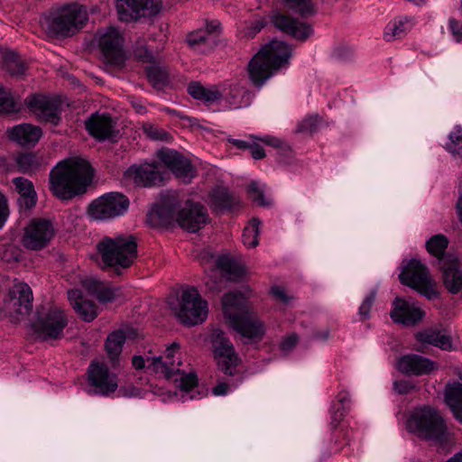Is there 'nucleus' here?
<instances>
[{"label":"nucleus","instance_id":"nucleus-1","mask_svg":"<svg viewBox=\"0 0 462 462\" xmlns=\"http://www.w3.org/2000/svg\"><path fill=\"white\" fill-rule=\"evenodd\" d=\"M207 208L199 204L187 201L180 208L179 196L174 191L162 193L161 200L147 214V222L153 227H168L175 222L182 229L195 233L208 221Z\"/></svg>","mask_w":462,"mask_h":462},{"label":"nucleus","instance_id":"nucleus-2","mask_svg":"<svg viewBox=\"0 0 462 462\" xmlns=\"http://www.w3.org/2000/svg\"><path fill=\"white\" fill-rule=\"evenodd\" d=\"M93 169L80 157L60 161L51 171L50 190L60 200H69L82 195L93 180Z\"/></svg>","mask_w":462,"mask_h":462},{"label":"nucleus","instance_id":"nucleus-3","mask_svg":"<svg viewBox=\"0 0 462 462\" xmlns=\"http://www.w3.org/2000/svg\"><path fill=\"white\" fill-rule=\"evenodd\" d=\"M291 51L289 44L277 40L263 46L248 66L252 83L261 88L276 71L289 64Z\"/></svg>","mask_w":462,"mask_h":462},{"label":"nucleus","instance_id":"nucleus-4","mask_svg":"<svg viewBox=\"0 0 462 462\" xmlns=\"http://www.w3.org/2000/svg\"><path fill=\"white\" fill-rule=\"evenodd\" d=\"M88 21L87 6L78 2L55 5L45 16L48 33L59 39L74 36L87 25Z\"/></svg>","mask_w":462,"mask_h":462},{"label":"nucleus","instance_id":"nucleus-5","mask_svg":"<svg viewBox=\"0 0 462 462\" xmlns=\"http://www.w3.org/2000/svg\"><path fill=\"white\" fill-rule=\"evenodd\" d=\"M102 261V268L130 267L137 257V244L133 236H105L96 245Z\"/></svg>","mask_w":462,"mask_h":462},{"label":"nucleus","instance_id":"nucleus-6","mask_svg":"<svg viewBox=\"0 0 462 462\" xmlns=\"http://www.w3.org/2000/svg\"><path fill=\"white\" fill-rule=\"evenodd\" d=\"M407 429L425 440L442 441L447 435L443 417L438 410L430 406L416 409L407 420Z\"/></svg>","mask_w":462,"mask_h":462},{"label":"nucleus","instance_id":"nucleus-7","mask_svg":"<svg viewBox=\"0 0 462 462\" xmlns=\"http://www.w3.org/2000/svg\"><path fill=\"white\" fill-rule=\"evenodd\" d=\"M175 314L183 325L192 327L206 320L208 303L201 299L195 287H188L181 292Z\"/></svg>","mask_w":462,"mask_h":462},{"label":"nucleus","instance_id":"nucleus-8","mask_svg":"<svg viewBox=\"0 0 462 462\" xmlns=\"http://www.w3.org/2000/svg\"><path fill=\"white\" fill-rule=\"evenodd\" d=\"M32 291L25 282H16L10 289L5 300L3 312L13 323L20 320L21 316L27 315L32 309Z\"/></svg>","mask_w":462,"mask_h":462},{"label":"nucleus","instance_id":"nucleus-9","mask_svg":"<svg viewBox=\"0 0 462 462\" xmlns=\"http://www.w3.org/2000/svg\"><path fill=\"white\" fill-rule=\"evenodd\" d=\"M68 325L65 312L57 307L51 308L44 317L38 318L31 325L35 337L42 341L56 340L63 337Z\"/></svg>","mask_w":462,"mask_h":462},{"label":"nucleus","instance_id":"nucleus-10","mask_svg":"<svg viewBox=\"0 0 462 462\" xmlns=\"http://www.w3.org/2000/svg\"><path fill=\"white\" fill-rule=\"evenodd\" d=\"M400 282L431 300L438 293L432 287L429 270L418 260H411L399 274Z\"/></svg>","mask_w":462,"mask_h":462},{"label":"nucleus","instance_id":"nucleus-11","mask_svg":"<svg viewBox=\"0 0 462 462\" xmlns=\"http://www.w3.org/2000/svg\"><path fill=\"white\" fill-rule=\"evenodd\" d=\"M55 231L51 220L44 217H34L24 228L22 244L30 250H42L51 243L55 236Z\"/></svg>","mask_w":462,"mask_h":462},{"label":"nucleus","instance_id":"nucleus-12","mask_svg":"<svg viewBox=\"0 0 462 462\" xmlns=\"http://www.w3.org/2000/svg\"><path fill=\"white\" fill-rule=\"evenodd\" d=\"M129 207L126 196L110 192L93 200L88 208L89 216L97 220L114 218L125 214Z\"/></svg>","mask_w":462,"mask_h":462},{"label":"nucleus","instance_id":"nucleus-13","mask_svg":"<svg viewBox=\"0 0 462 462\" xmlns=\"http://www.w3.org/2000/svg\"><path fill=\"white\" fill-rule=\"evenodd\" d=\"M180 345L173 342L169 346L164 356H134L132 357V365L136 370H141L145 366L156 374H161L164 377H170L171 374L178 370V365L173 360L177 353H179Z\"/></svg>","mask_w":462,"mask_h":462},{"label":"nucleus","instance_id":"nucleus-14","mask_svg":"<svg viewBox=\"0 0 462 462\" xmlns=\"http://www.w3.org/2000/svg\"><path fill=\"white\" fill-rule=\"evenodd\" d=\"M97 42L106 62L119 67L125 64L124 37L116 28L108 27L99 31Z\"/></svg>","mask_w":462,"mask_h":462},{"label":"nucleus","instance_id":"nucleus-15","mask_svg":"<svg viewBox=\"0 0 462 462\" xmlns=\"http://www.w3.org/2000/svg\"><path fill=\"white\" fill-rule=\"evenodd\" d=\"M211 338L214 356L217 360L219 369L227 375H234L238 357L233 344L221 329H214Z\"/></svg>","mask_w":462,"mask_h":462},{"label":"nucleus","instance_id":"nucleus-16","mask_svg":"<svg viewBox=\"0 0 462 462\" xmlns=\"http://www.w3.org/2000/svg\"><path fill=\"white\" fill-rule=\"evenodd\" d=\"M229 325L246 343L262 341L266 332L264 322L256 313L249 310L241 312L239 317H234Z\"/></svg>","mask_w":462,"mask_h":462},{"label":"nucleus","instance_id":"nucleus-17","mask_svg":"<svg viewBox=\"0 0 462 462\" xmlns=\"http://www.w3.org/2000/svg\"><path fill=\"white\" fill-rule=\"evenodd\" d=\"M29 110L39 121L58 125L61 120L60 104L54 98L42 94L30 95L25 98Z\"/></svg>","mask_w":462,"mask_h":462},{"label":"nucleus","instance_id":"nucleus-18","mask_svg":"<svg viewBox=\"0 0 462 462\" xmlns=\"http://www.w3.org/2000/svg\"><path fill=\"white\" fill-rule=\"evenodd\" d=\"M161 0H117L118 18L124 22L153 16L161 11Z\"/></svg>","mask_w":462,"mask_h":462},{"label":"nucleus","instance_id":"nucleus-19","mask_svg":"<svg viewBox=\"0 0 462 462\" xmlns=\"http://www.w3.org/2000/svg\"><path fill=\"white\" fill-rule=\"evenodd\" d=\"M157 158L176 178L184 182H189L196 175V171L190 161L180 152L168 148H162L156 152Z\"/></svg>","mask_w":462,"mask_h":462},{"label":"nucleus","instance_id":"nucleus-20","mask_svg":"<svg viewBox=\"0 0 462 462\" xmlns=\"http://www.w3.org/2000/svg\"><path fill=\"white\" fill-rule=\"evenodd\" d=\"M88 383L94 388L93 393L107 396L118 387L116 375L111 374L104 364L91 363L88 370Z\"/></svg>","mask_w":462,"mask_h":462},{"label":"nucleus","instance_id":"nucleus-21","mask_svg":"<svg viewBox=\"0 0 462 462\" xmlns=\"http://www.w3.org/2000/svg\"><path fill=\"white\" fill-rule=\"evenodd\" d=\"M85 126L88 134L97 141L113 140L117 136L116 122L107 113H94L86 121Z\"/></svg>","mask_w":462,"mask_h":462},{"label":"nucleus","instance_id":"nucleus-22","mask_svg":"<svg viewBox=\"0 0 462 462\" xmlns=\"http://www.w3.org/2000/svg\"><path fill=\"white\" fill-rule=\"evenodd\" d=\"M126 175L140 187L150 188L159 186L163 181L162 172L155 162H144L139 165H132L126 171Z\"/></svg>","mask_w":462,"mask_h":462},{"label":"nucleus","instance_id":"nucleus-23","mask_svg":"<svg viewBox=\"0 0 462 462\" xmlns=\"http://www.w3.org/2000/svg\"><path fill=\"white\" fill-rule=\"evenodd\" d=\"M424 315L425 313L422 310L399 297L393 300V309L390 313L393 322L406 327L416 325L423 319Z\"/></svg>","mask_w":462,"mask_h":462},{"label":"nucleus","instance_id":"nucleus-24","mask_svg":"<svg viewBox=\"0 0 462 462\" xmlns=\"http://www.w3.org/2000/svg\"><path fill=\"white\" fill-rule=\"evenodd\" d=\"M219 27L217 22H210L205 28H200L187 34L186 42L189 48L199 53L210 51L216 44L214 32Z\"/></svg>","mask_w":462,"mask_h":462},{"label":"nucleus","instance_id":"nucleus-25","mask_svg":"<svg viewBox=\"0 0 462 462\" xmlns=\"http://www.w3.org/2000/svg\"><path fill=\"white\" fill-rule=\"evenodd\" d=\"M272 20L280 31L301 42L306 41L313 32L310 24L291 15L277 14Z\"/></svg>","mask_w":462,"mask_h":462},{"label":"nucleus","instance_id":"nucleus-26","mask_svg":"<svg viewBox=\"0 0 462 462\" xmlns=\"http://www.w3.org/2000/svg\"><path fill=\"white\" fill-rule=\"evenodd\" d=\"M398 369L402 374L422 375L430 374L437 368L436 364L422 356L409 354L398 360Z\"/></svg>","mask_w":462,"mask_h":462},{"label":"nucleus","instance_id":"nucleus-27","mask_svg":"<svg viewBox=\"0 0 462 462\" xmlns=\"http://www.w3.org/2000/svg\"><path fill=\"white\" fill-rule=\"evenodd\" d=\"M68 298L74 310L82 320L91 322L98 315V308L96 303L84 299L80 290L74 289L69 291Z\"/></svg>","mask_w":462,"mask_h":462},{"label":"nucleus","instance_id":"nucleus-28","mask_svg":"<svg viewBox=\"0 0 462 462\" xmlns=\"http://www.w3.org/2000/svg\"><path fill=\"white\" fill-rule=\"evenodd\" d=\"M82 286L101 303L114 301L117 298L119 291L118 288H113L104 282L93 278L85 279L82 282Z\"/></svg>","mask_w":462,"mask_h":462},{"label":"nucleus","instance_id":"nucleus-29","mask_svg":"<svg viewBox=\"0 0 462 462\" xmlns=\"http://www.w3.org/2000/svg\"><path fill=\"white\" fill-rule=\"evenodd\" d=\"M15 190L20 195L17 199L19 207L23 209H32L37 203V194L32 182L23 177L13 179Z\"/></svg>","mask_w":462,"mask_h":462},{"label":"nucleus","instance_id":"nucleus-30","mask_svg":"<svg viewBox=\"0 0 462 462\" xmlns=\"http://www.w3.org/2000/svg\"><path fill=\"white\" fill-rule=\"evenodd\" d=\"M42 129L29 124L19 125L8 130L10 139L17 142L19 144L34 145L42 137Z\"/></svg>","mask_w":462,"mask_h":462},{"label":"nucleus","instance_id":"nucleus-31","mask_svg":"<svg viewBox=\"0 0 462 462\" xmlns=\"http://www.w3.org/2000/svg\"><path fill=\"white\" fill-rule=\"evenodd\" d=\"M245 297L240 291H229L223 296L222 309L228 323L233 320L234 317H239L241 312L247 311L245 310Z\"/></svg>","mask_w":462,"mask_h":462},{"label":"nucleus","instance_id":"nucleus-32","mask_svg":"<svg viewBox=\"0 0 462 462\" xmlns=\"http://www.w3.org/2000/svg\"><path fill=\"white\" fill-rule=\"evenodd\" d=\"M457 265L456 259L440 264L443 282L448 291L454 294L462 290V271L458 269Z\"/></svg>","mask_w":462,"mask_h":462},{"label":"nucleus","instance_id":"nucleus-33","mask_svg":"<svg viewBox=\"0 0 462 462\" xmlns=\"http://www.w3.org/2000/svg\"><path fill=\"white\" fill-rule=\"evenodd\" d=\"M445 402L455 419L462 424V383H448L445 388Z\"/></svg>","mask_w":462,"mask_h":462},{"label":"nucleus","instance_id":"nucleus-34","mask_svg":"<svg viewBox=\"0 0 462 462\" xmlns=\"http://www.w3.org/2000/svg\"><path fill=\"white\" fill-rule=\"evenodd\" d=\"M188 93L197 100L203 102L206 105L212 104L222 97V93L217 86L205 88L199 81H192L187 87Z\"/></svg>","mask_w":462,"mask_h":462},{"label":"nucleus","instance_id":"nucleus-35","mask_svg":"<svg viewBox=\"0 0 462 462\" xmlns=\"http://www.w3.org/2000/svg\"><path fill=\"white\" fill-rule=\"evenodd\" d=\"M414 26L410 17H400L391 21L384 28L383 38L386 42H393L404 37Z\"/></svg>","mask_w":462,"mask_h":462},{"label":"nucleus","instance_id":"nucleus-36","mask_svg":"<svg viewBox=\"0 0 462 462\" xmlns=\"http://www.w3.org/2000/svg\"><path fill=\"white\" fill-rule=\"evenodd\" d=\"M18 171L32 174L39 171L44 164V159L37 153L26 152H19L14 156Z\"/></svg>","mask_w":462,"mask_h":462},{"label":"nucleus","instance_id":"nucleus-37","mask_svg":"<svg viewBox=\"0 0 462 462\" xmlns=\"http://www.w3.org/2000/svg\"><path fill=\"white\" fill-rule=\"evenodd\" d=\"M416 339L424 344H430L442 350H451L450 337L442 334L439 330L426 329L416 334Z\"/></svg>","mask_w":462,"mask_h":462},{"label":"nucleus","instance_id":"nucleus-38","mask_svg":"<svg viewBox=\"0 0 462 462\" xmlns=\"http://www.w3.org/2000/svg\"><path fill=\"white\" fill-rule=\"evenodd\" d=\"M211 205L216 210H226L238 204L237 199L228 189L221 186L214 188L210 193Z\"/></svg>","mask_w":462,"mask_h":462},{"label":"nucleus","instance_id":"nucleus-39","mask_svg":"<svg viewBox=\"0 0 462 462\" xmlns=\"http://www.w3.org/2000/svg\"><path fill=\"white\" fill-rule=\"evenodd\" d=\"M173 360L175 361V365H178V370L174 371L170 377H165L168 380H172L177 383V387L181 391L189 392L198 384V377L194 373H184L181 372L180 366L181 365V361L180 357L174 356Z\"/></svg>","mask_w":462,"mask_h":462},{"label":"nucleus","instance_id":"nucleus-40","mask_svg":"<svg viewBox=\"0 0 462 462\" xmlns=\"http://www.w3.org/2000/svg\"><path fill=\"white\" fill-rule=\"evenodd\" d=\"M3 68L11 76L23 75L27 69L26 62L14 51H7L2 55Z\"/></svg>","mask_w":462,"mask_h":462},{"label":"nucleus","instance_id":"nucleus-41","mask_svg":"<svg viewBox=\"0 0 462 462\" xmlns=\"http://www.w3.org/2000/svg\"><path fill=\"white\" fill-rule=\"evenodd\" d=\"M217 266L229 280L235 281L245 274V267L229 256H220Z\"/></svg>","mask_w":462,"mask_h":462},{"label":"nucleus","instance_id":"nucleus-42","mask_svg":"<svg viewBox=\"0 0 462 462\" xmlns=\"http://www.w3.org/2000/svg\"><path fill=\"white\" fill-rule=\"evenodd\" d=\"M448 243L449 241L447 236L442 234L434 235L426 242L428 253L439 260V265L448 262L444 257V254Z\"/></svg>","mask_w":462,"mask_h":462},{"label":"nucleus","instance_id":"nucleus-43","mask_svg":"<svg viewBox=\"0 0 462 462\" xmlns=\"http://www.w3.org/2000/svg\"><path fill=\"white\" fill-rule=\"evenodd\" d=\"M126 335L122 330H116L107 336L105 343L106 350L112 361L117 359L122 352Z\"/></svg>","mask_w":462,"mask_h":462},{"label":"nucleus","instance_id":"nucleus-44","mask_svg":"<svg viewBox=\"0 0 462 462\" xmlns=\"http://www.w3.org/2000/svg\"><path fill=\"white\" fill-rule=\"evenodd\" d=\"M261 221L257 218H253L248 226L244 228L242 238L244 245L248 248L255 247L258 243L259 226Z\"/></svg>","mask_w":462,"mask_h":462},{"label":"nucleus","instance_id":"nucleus-45","mask_svg":"<svg viewBox=\"0 0 462 462\" xmlns=\"http://www.w3.org/2000/svg\"><path fill=\"white\" fill-rule=\"evenodd\" d=\"M288 9L307 16L315 13L311 0H282Z\"/></svg>","mask_w":462,"mask_h":462},{"label":"nucleus","instance_id":"nucleus-46","mask_svg":"<svg viewBox=\"0 0 462 462\" xmlns=\"http://www.w3.org/2000/svg\"><path fill=\"white\" fill-rule=\"evenodd\" d=\"M449 142L446 144V149L462 158V128L457 126L448 135Z\"/></svg>","mask_w":462,"mask_h":462},{"label":"nucleus","instance_id":"nucleus-47","mask_svg":"<svg viewBox=\"0 0 462 462\" xmlns=\"http://www.w3.org/2000/svg\"><path fill=\"white\" fill-rule=\"evenodd\" d=\"M247 192L250 199L259 206L268 207L272 204V201L265 197L263 189L256 181H252L248 185Z\"/></svg>","mask_w":462,"mask_h":462},{"label":"nucleus","instance_id":"nucleus-48","mask_svg":"<svg viewBox=\"0 0 462 462\" xmlns=\"http://www.w3.org/2000/svg\"><path fill=\"white\" fill-rule=\"evenodd\" d=\"M146 75L149 81L153 85V87L158 88H162L167 83L168 80L167 72L159 67L147 68Z\"/></svg>","mask_w":462,"mask_h":462},{"label":"nucleus","instance_id":"nucleus-49","mask_svg":"<svg viewBox=\"0 0 462 462\" xmlns=\"http://www.w3.org/2000/svg\"><path fill=\"white\" fill-rule=\"evenodd\" d=\"M20 109V105L14 101L9 92L0 88V113H13Z\"/></svg>","mask_w":462,"mask_h":462},{"label":"nucleus","instance_id":"nucleus-50","mask_svg":"<svg viewBox=\"0 0 462 462\" xmlns=\"http://www.w3.org/2000/svg\"><path fill=\"white\" fill-rule=\"evenodd\" d=\"M321 123L319 116H310L304 118L298 125L297 133L312 134L316 132Z\"/></svg>","mask_w":462,"mask_h":462},{"label":"nucleus","instance_id":"nucleus-51","mask_svg":"<svg viewBox=\"0 0 462 462\" xmlns=\"http://www.w3.org/2000/svg\"><path fill=\"white\" fill-rule=\"evenodd\" d=\"M143 131L148 138L154 141H168L171 137L169 133L152 124H144Z\"/></svg>","mask_w":462,"mask_h":462},{"label":"nucleus","instance_id":"nucleus-52","mask_svg":"<svg viewBox=\"0 0 462 462\" xmlns=\"http://www.w3.org/2000/svg\"><path fill=\"white\" fill-rule=\"evenodd\" d=\"M260 140L267 145L278 148L280 155L290 156L292 152L290 145L277 137L266 135Z\"/></svg>","mask_w":462,"mask_h":462},{"label":"nucleus","instance_id":"nucleus-53","mask_svg":"<svg viewBox=\"0 0 462 462\" xmlns=\"http://www.w3.org/2000/svg\"><path fill=\"white\" fill-rule=\"evenodd\" d=\"M349 411V407L346 405L340 406L335 402L331 406V425L336 428L340 421L345 418Z\"/></svg>","mask_w":462,"mask_h":462},{"label":"nucleus","instance_id":"nucleus-54","mask_svg":"<svg viewBox=\"0 0 462 462\" xmlns=\"http://www.w3.org/2000/svg\"><path fill=\"white\" fill-rule=\"evenodd\" d=\"M0 256L6 263L18 262L21 259V252L15 245L8 244L4 246Z\"/></svg>","mask_w":462,"mask_h":462},{"label":"nucleus","instance_id":"nucleus-55","mask_svg":"<svg viewBox=\"0 0 462 462\" xmlns=\"http://www.w3.org/2000/svg\"><path fill=\"white\" fill-rule=\"evenodd\" d=\"M375 300V292L371 291L363 300L362 304L359 307V315L362 319H366L369 318V314L372 309V306Z\"/></svg>","mask_w":462,"mask_h":462},{"label":"nucleus","instance_id":"nucleus-56","mask_svg":"<svg viewBox=\"0 0 462 462\" xmlns=\"http://www.w3.org/2000/svg\"><path fill=\"white\" fill-rule=\"evenodd\" d=\"M134 55L138 60H141L143 62H151L154 59L152 51H149L144 46L136 47L134 50Z\"/></svg>","mask_w":462,"mask_h":462},{"label":"nucleus","instance_id":"nucleus-57","mask_svg":"<svg viewBox=\"0 0 462 462\" xmlns=\"http://www.w3.org/2000/svg\"><path fill=\"white\" fill-rule=\"evenodd\" d=\"M448 27L456 42H462V24L456 19L450 18Z\"/></svg>","mask_w":462,"mask_h":462},{"label":"nucleus","instance_id":"nucleus-58","mask_svg":"<svg viewBox=\"0 0 462 462\" xmlns=\"http://www.w3.org/2000/svg\"><path fill=\"white\" fill-rule=\"evenodd\" d=\"M9 216L6 198L0 192V229L3 227Z\"/></svg>","mask_w":462,"mask_h":462},{"label":"nucleus","instance_id":"nucleus-59","mask_svg":"<svg viewBox=\"0 0 462 462\" xmlns=\"http://www.w3.org/2000/svg\"><path fill=\"white\" fill-rule=\"evenodd\" d=\"M297 343H298L297 335L291 334L283 338V340L281 342L280 347L283 352H289L297 345Z\"/></svg>","mask_w":462,"mask_h":462},{"label":"nucleus","instance_id":"nucleus-60","mask_svg":"<svg viewBox=\"0 0 462 462\" xmlns=\"http://www.w3.org/2000/svg\"><path fill=\"white\" fill-rule=\"evenodd\" d=\"M248 150L252 157L255 160H261L265 157L264 149L256 143H250Z\"/></svg>","mask_w":462,"mask_h":462},{"label":"nucleus","instance_id":"nucleus-61","mask_svg":"<svg viewBox=\"0 0 462 462\" xmlns=\"http://www.w3.org/2000/svg\"><path fill=\"white\" fill-rule=\"evenodd\" d=\"M394 390L401 394H407L414 389V385L406 381H396L393 383Z\"/></svg>","mask_w":462,"mask_h":462},{"label":"nucleus","instance_id":"nucleus-62","mask_svg":"<svg viewBox=\"0 0 462 462\" xmlns=\"http://www.w3.org/2000/svg\"><path fill=\"white\" fill-rule=\"evenodd\" d=\"M271 291L276 299L280 300L281 301H282L284 303H287L290 300V298L286 294L285 290L282 287H279V286L273 287Z\"/></svg>","mask_w":462,"mask_h":462},{"label":"nucleus","instance_id":"nucleus-63","mask_svg":"<svg viewBox=\"0 0 462 462\" xmlns=\"http://www.w3.org/2000/svg\"><path fill=\"white\" fill-rule=\"evenodd\" d=\"M335 403L343 406L346 405L350 408V394L346 391H340L337 395Z\"/></svg>","mask_w":462,"mask_h":462},{"label":"nucleus","instance_id":"nucleus-64","mask_svg":"<svg viewBox=\"0 0 462 462\" xmlns=\"http://www.w3.org/2000/svg\"><path fill=\"white\" fill-rule=\"evenodd\" d=\"M228 390H229L228 383L220 382L212 389V393L217 396L225 395L227 393Z\"/></svg>","mask_w":462,"mask_h":462}]
</instances>
